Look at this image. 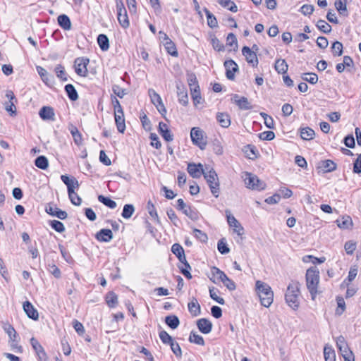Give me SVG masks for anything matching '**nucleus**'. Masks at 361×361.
I'll use <instances>...</instances> for the list:
<instances>
[{
  "label": "nucleus",
  "mask_w": 361,
  "mask_h": 361,
  "mask_svg": "<svg viewBox=\"0 0 361 361\" xmlns=\"http://www.w3.org/2000/svg\"><path fill=\"white\" fill-rule=\"evenodd\" d=\"M225 213H226V218H227V221H228V225L231 226V227H235L237 225H239L240 223L238 222V221L234 217V216H233L231 214V212L230 210L228 209H226L225 211Z\"/></svg>",
  "instance_id": "obj_54"
},
{
  "label": "nucleus",
  "mask_w": 361,
  "mask_h": 361,
  "mask_svg": "<svg viewBox=\"0 0 361 361\" xmlns=\"http://www.w3.org/2000/svg\"><path fill=\"white\" fill-rule=\"evenodd\" d=\"M343 142L347 147L354 148L355 147V138L352 134L346 135L344 137Z\"/></svg>",
  "instance_id": "obj_61"
},
{
  "label": "nucleus",
  "mask_w": 361,
  "mask_h": 361,
  "mask_svg": "<svg viewBox=\"0 0 361 361\" xmlns=\"http://www.w3.org/2000/svg\"><path fill=\"white\" fill-rule=\"evenodd\" d=\"M51 227L56 232L62 233L65 231L64 225L62 222L58 220L50 221L49 223Z\"/></svg>",
  "instance_id": "obj_52"
},
{
  "label": "nucleus",
  "mask_w": 361,
  "mask_h": 361,
  "mask_svg": "<svg viewBox=\"0 0 361 361\" xmlns=\"http://www.w3.org/2000/svg\"><path fill=\"white\" fill-rule=\"evenodd\" d=\"M216 120L223 128H228L231 125L230 116L226 113H217Z\"/></svg>",
  "instance_id": "obj_29"
},
{
  "label": "nucleus",
  "mask_w": 361,
  "mask_h": 361,
  "mask_svg": "<svg viewBox=\"0 0 361 361\" xmlns=\"http://www.w3.org/2000/svg\"><path fill=\"white\" fill-rule=\"evenodd\" d=\"M337 225L343 229L350 228L353 226V221L350 216H343L341 219L336 220Z\"/></svg>",
  "instance_id": "obj_33"
},
{
  "label": "nucleus",
  "mask_w": 361,
  "mask_h": 361,
  "mask_svg": "<svg viewBox=\"0 0 361 361\" xmlns=\"http://www.w3.org/2000/svg\"><path fill=\"white\" fill-rule=\"evenodd\" d=\"M116 2L118 21L122 27L127 28L130 25L127 11L124 7L122 0H116Z\"/></svg>",
  "instance_id": "obj_7"
},
{
  "label": "nucleus",
  "mask_w": 361,
  "mask_h": 361,
  "mask_svg": "<svg viewBox=\"0 0 361 361\" xmlns=\"http://www.w3.org/2000/svg\"><path fill=\"white\" fill-rule=\"evenodd\" d=\"M243 152L245 157L250 159H255L257 157L258 151L257 148L251 145H247L244 147Z\"/></svg>",
  "instance_id": "obj_32"
},
{
  "label": "nucleus",
  "mask_w": 361,
  "mask_h": 361,
  "mask_svg": "<svg viewBox=\"0 0 361 361\" xmlns=\"http://www.w3.org/2000/svg\"><path fill=\"white\" fill-rule=\"evenodd\" d=\"M171 252L177 257V258L178 257H181V255L185 252L183 247L178 243H175L172 245Z\"/></svg>",
  "instance_id": "obj_63"
},
{
  "label": "nucleus",
  "mask_w": 361,
  "mask_h": 361,
  "mask_svg": "<svg viewBox=\"0 0 361 361\" xmlns=\"http://www.w3.org/2000/svg\"><path fill=\"white\" fill-rule=\"evenodd\" d=\"M343 44L338 41H336L331 46V51L334 56H339L343 54Z\"/></svg>",
  "instance_id": "obj_48"
},
{
  "label": "nucleus",
  "mask_w": 361,
  "mask_h": 361,
  "mask_svg": "<svg viewBox=\"0 0 361 361\" xmlns=\"http://www.w3.org/2000/svg\"><path fill=\"white\" fill-rule=\"evenodd\" d=\"M187 171L190 176L193 178H199L201 175H203L205 169H203V165L200 163L198 164L195 163H189L188 164Z\"/></svg>",
  "instance_id": "obj_11"
},
{
  "label": "nucleus",
  "mask_w": 361,
  "mask_h": 361,
  "mask_svg": "<svg viewBox=\"0 0 361 361\" xmlns=\"http://www.w3.org/2000/svg\"><path fill=\"white\" fill-rule=\"evenodd\" d=\"M147 209H148V212H149V215L152 218L155 219L157 222H159V219L158 217V214L157 213V210L155 209L154 205L151 202V201H149L147 202Z\"/></svg>",
  "instance_id": "obj_59"
},
{
  "label": "nucleus",
  "mask_w": 361,
  "mask_h": 361,
  "mask_svg": "<svg viewBox=\"0 0 361 361\" xmlns=\"http://www.w3.org/2000/svg\"><path fill=\"white\" fill-rule=\"evenodd\" d=\"M231 101L241 110H250L252 108L250 102L245 97H240L238 94H235L233 95Z\"/></svg>",
  "instance_id": "obj_13"
},
{
  "label": "nucleus",
  "mask_w": 361,
  "mask_h": 361,
  "mask_svg": "<svg viewBox=\"0 0 361 361\" xmlns=\"http://www.w3.org/2000/svg\"><path fill=\"white\" fill-rule=\"evenodd\" d=\"M55 72L56 73L57 77L59 78L61 80H63V81L68 80V78H67L66 73L64 71V68L61 64H59L56 66Z\"/></svg>",
  "instance_id": "obj_53"
},
{
  "label": "nucleus",
  "mask_w": 361,
  "mask_h": 361,
  "mask_svg": "<svg viewBox=\"0 0 361 361\" xmlns=\"http://www.w3.org/2000/svg\"><path fill=\"white\" fill-rule=\"evenodd\" d=\"M211 273L214 279L210 278V280L214 283H217L218 281L223 282L228 277L223 271L220 270L216 267H212L211 268Z\"/></svg>",
  "instance_id": "obj_25"
},
{
  "label": "nucleus",
  "mask_w": 361,
  "mask_h": 361,
  "mask_svg": "<svg viewBox=\"0 0 361 361\" xmlns=\"http://www.w3.org/2000/svg\"><path fill=\"white\" fill-rule=\"evenodd\" d=\"M68 130L73 138L74 142L76 145L79 146L82 143V135L79 132L78 128L73 123L68 124Z\"/></svg>",
  "instance_id": "obj_27"
},
{
  "label": "nucleus",
  "mask_w": 361,
  "mask_h": 361,
  "mask_svg": "<svg viewBox=\"0 0 361 361\" xmlns=\"http://www.w3.org/2000/svg\"><path fill=\"white\" fill-rule=\"evenodd\" d=\"M317 27L322 32L329 34L331 31V26L324 20H319L316 23Z\"/></svg>",
  "instance_id": "obj_43"
},
{
  "label": "nucleus",
  "mask_w": 361,
  "mask_h": 361,
  "mask_svg": "<svg viewBox=\"0 0 361 361\" xmlns=\"http://www.w3.org/2000/svg\"><path fill=\"white\" fill-rule=\"evenodd\" d=\"M204 11L207 18L208 26L211 28L218 27V23L216 17L207 8H204Z\"/></svg>",
  "instance_id": "obj_40"
},
{
  "label": "nucleus",
  "mask_w": 361,
  "mask_h": 361,
  "mask_svg": "<svg viewBox=\"0 0 361 361\" xmlns=\"http://www.w3.org/2000/svg\"><path fill=\"white\" fill-rule=\"evenodd\" d=\"M203 176L209 186L212 195L215 197H218L219 195V181L216 171L213 169H210L209 171L205 170Z\"/></svg>",
  "instance_id": "obj_5"
},
{
  "label": "nucleus",
  "mask_w": 361,
  "mask_h": 361,
  "mask_svg": "<svg viewBox=\"0 0 361 361\" xmlns=\"http://www.w3.org/2000/svg\"><path fill=\"white\" fill-rule=\"evenodd\" d=\"M39 115L42 120H54V111L51 106H42L39 110Z\"/></svg>",
  "instance_id": "obj_22"
},
{
  "label": "nucleus",
  "mask_w": 361,
  "mask_h": 361,
  "mask_svg": "<svg viewBox=\"0 0 361 361\" xmlns=\"http://www.w3.org/2000/svg\"><path fill=\"white\" fill-rule=\"evenodd\" d=\"M35 164L37 168L46 170L49 166V161L45 156L40 155L35 159Z\"/></svg>",
  "instance_id": "obj_38"
},
{
  "label": "nucleus",
  "mask_w": 361,
  "mask_h": 361,
  "mask_svg": "<svg viewBox=\"0 0 361 361\" xmlns=\"http://www.w3.org/2000/svg\"><path fill=\"white\" fill-rule=\"evenodd\" d=\"M97 43L102 51H107L109 48V39L104 34H99L98 35Z\"/></svg>",
  "instance_id": "obj_35"
},
{
  "label": "nucleus",
  "mask_w": 361,
  "mask_h": 361,
  "mask_svg": "<svg viewBox=\"0 0 361 361\" xmlns=\"http://www.w3.org/2000/svg\"><path fill=\"white\" fill-rule=\"evenodd\" d=\"M336 302L338 305V309L336 310V314L341 315L345 310V303L343 298L338 296L336 298Z\"/></svg>",
  "instance_id": "obj_57"
},
{
  "label": "nucleus",
  "mask_w": 361,
  "mask_h": 361,
  "mask_svg": "<svg viewBox=\"0 0 361 361\" xmlns=\"http://www.w3.org/2000/svg\"><path fill=\"white\" fill-rule=\"evenodd\" d=\"M255 290L259 298L261 305L265 307H269L274 300V292L271 286L262 281H257L255 283Z\"/></svg>",
  "instance_id": "obj_1"
},
{
  "label": "nucleus",
  "mask_w": 361,
  "mask_h": 361,
  "mask_svg": "<svg viewBox=\"0 0 361 361\" xmlns=\"http://www.w3.org/2000/svg\"><path fill=\"white\" fill-rule=\"evenodd\" d=\"M37 72L39 75H40L42 80L46 83L48 84V82L50 81L49 78H53L51 75H49L48 72L46 69L41 66L37 67Z\"/></svg>",
  "instance_id": "obj_51"
},
{
  "label": "nucleus",
  "mask_w": 361,
  "mask_h": 361,
  "mask_svg": "<svg viewBox=\"0 0 361 361\" xmlns=\"http://www.w3.org/2000/svg\"><path fill=\"white\" fill-rule=\"evenodd\" d=\"M98 200L110 209H113V200L102 195L98 196Z\"/></svg>",
  "instance_id": "obj_60"
},
{
  "label": "nucleus",
  "mask_w": 361,
  "mask_h": 361,
  "mask_svg": "<svg viewBox=\"0 0 361 361\" xmlns=\"http://www.w3.org/2000/svg\"><path fill=\"white\" fill-rule=\"evenodd\" d=\"M301 78L304 81H307L312 85L316 84L318 81V76L316 73H305L302 74Z\"/></svg>",
  "instance_id": "obj_45"
},
{
  "label": "nucleus",
  "mask_w": 361,
  "mask_h": 361,
  "mask_svg": "<svg viewBox=\"0 0 361 361\" xmlns=\"http://www.w3.org/2000/svg\"><path fill=\"white\" fill-rule=\"evenodd\" d=\"M159 34L164 35V47L167 52L173 56H178V53L176 45L168 37V35L163 31H159Z\"/></svg>",
  "instance_id": "obj_17"
},
{
  "label": "nucleus",
  "mask_w": 361,
  "mask_h": 361,
  "mask_svg": "<svg viewBox=\"0 0 361 361\" xmlns=\"http://www.w3.org/2000/svg\"><path fill=\"white\" fill-rule=\"evenodd\" d=\"M182 212L185 215L193 221L198 219V214L196 209L191 208L190 206L187 205Z\"/></svg>",
  "instance_id": "obj_47"
},
{
  "label": "nucleus",
  "mask_w": 361,
  "mask_h": 361,
  "mask_svg": "<svg viewBox=\"0 0 361 361\" xmlns=\"http://www.w3.org/2000/svg\"><path fill=\"white\" fill-rule=\"evenodd\" d=\"M30 343L33 348V349L35 351V353L37 355L39 360L40 361H43L46 360V353L44 351L43 348L40 345V343L38 342L37 339L35 338H32L30 339Z\"/></svg>",
  "instance_id": "obj_23"
},
{
  "label": "nucleus",
  "mask_w": 361,
  "mask_h": 361,
  "mask_svg": "<svg viewBox=\"0 0 361 361\" xmlns=\"http://www.w3.org/2000/svg\"><path fill=\"white\" fill-rule=\"evenodd\" d=\"M23 308L27 317L35 321L38 320V312L30 301L24 302L23 304Z\"/></svg>",
  "instance_id": "obj_16"
},
{
  "label": "nucleus",
  "mask_w": 361,
  "mask_h": 361,
  "mask_svg": "<svg viewBox=\"0 0 361 361\" xmlns=\"http://www.w3.org/2000/svg\"><path fill=\"white\" fill-rule=\"evenodd\" d=\"M246 187L255 190H262L266 188V183L261 180L256 175L250 172H243L242 175Z\"/></svg>",
  "instance_id": "obj_4"
},
{
  "label": "nucleus",
  "mask_w": 361,
  "mask_h": 361,
  "mask_svg": "<svg viewBox=\"0 0 361 361\" xmlns=\"http://www.w3.org/2000/svg\"><path fill=\"white\" fill-rule=\"evenodd\" d=\"M61 179L63 181V183L67 186L68 194H72L73 189H74L75 187H79L78 181L74 178L71 179L67 175H62L61 176Z\"/></svg>",
  "instance_id": "obj_24"
},
{
  "label": "nucleus",
  "mask_w": 361,
  "mask_h": 361,
  "mask_svg": "<svg viewBox=\"0 0 361 361\" xmlns=\"http://www.w3.org/2000/svg\"><path fill=\"white\" fill-rule=\"evenodd\" d=\"M189 341L191 343H194L200 345H204V341L203 337L194 331L190 332V334L189 336Z\"/></svg>",
  "instance_id": "obj_46"
},
{
  "label": "nucleus",
  "mask_w": 361,
  "mask_h": 361,
  "mask_svg": "<svg viewBox=\"0 0 361 361\" xmlns=\"http://www.w3.org/2000/svg\"><path fill=\"white\" fill-rule=\"evenodd\" d=\"M319 271L317 267H311L306 271L307 288L310 291L312 299L317 293V286L319 282Z\"/></svg>",
  "instance_id": "obj_3"
},
{
  "label": "nucleus",
  "mask_w": 361,
  "mask_h": 361,
  "mask_svg": "<svg viewBox=\"0 0 361 361\" xmlns=\"http://www.w3.org/2000/svg\"><path fill=\"white\" fill-rule=\"evenodd\" d=\"M335 7L340 15L347 17L348 16V11L347 10V5L343 0H336L335 1Z\"/></svg>",
  "instance_id": "obj_39"
},
{
  "label": "nucleus",
  "mask_w": 361,
  "mask_h": 361,
  "mask_svg": "<svg viewBox=\"0 0 361 361\" xmlns=\"http://www.w3.org/2000/svg\"><path fill=\"white\" fill-rule=\"evenodd\" d=\"M242 54L245 56L248 63L252 64L253 67L257 66L259 61L257 54L254 51H252L250 47L247 46L243 47Z\"/></svg>",
  "instance_id": "obj_14"
},
{
  "label": "nucleus",
  "mask_w": 361,
  "mask_h": 361,
  "mask_svg": "<svg viewBox=\"0 0 361 361\" xmlns=\"http://www.w3.org/2000/svg\"><path fill=\"white\" fill-rule=\"evenodd\" d=\"M197 326L201 333L207 334L212 331V323L207 319L201 318L197 321Z\"/></svg>",
  "instance_id": "obj_19"
},
{
  "label": "nucleus",
  "mask_w": 361,
  "mask_h": 361,
  "mask_svg": "<svg viewBox=\"0 0 361 361\" xmlns=\"http://www.w3.org/2000/svg\"><path fill=\"white\" fill-rule=\"evenodd\" d=\"M149 94L151 98V101L154 106L162 101L161 97L154 90L149 89Z\"/></svg>",
  "instance_id": "obj_58"
},
{
  "label": "nucleus",
  "mask_w": 361,
  "mask_h": 361,
  "mask_svg": "<svg viewBox=\"0 0 361 361\" xmlns=\"http://www.w3.org/2000/svg\"><path fill=\"white\" fill-rule=\"evenodd\" d=\"M114 121L118 132L123 133L126 130V123L123 111L119 102L114 97Z\"/></svg>",
  "instance_id": "obj_6"
},
{
  "label": "nucleus",
  "mask_w": 361,
  "mask_h": 361,
  "mask_svg": "<svg viewBox=\"0 0 361 361\" xmlns=\"http://www.w3.org/2000/svg\"><path fill=\"white\" fill-rule=\"evenodd\" d=\"M189 312L195 317L201 313L200 305L196 298H193L188 305Z\"/></svg>",
  "instance_id": "obj_34"
},
{
  "label": "nucleus",
  "mask_w": 361,
  "mask_h": 361,
  "mask_svg": "<svg viewBox=\"0 0 361 361\" xmlns=\"http://www.w3.org/2000/svg\"><path fill=\"white\" fill-rule=\"evenodd\" d=\"M344 247L347 254L352 255L356 249V243L352 240L347 241Z\"/></svg>",
  "instance_id": "obj_62"
},
{
  "label": "nucleus",
  "mask_w": 361,
  "mask_h": 361,
  "mask_svg": "<svg viewBox=\"0 0 361 361\" xmlns=\"http://www.w3.org/2000/svg\"><path fill=\"white\" fill-rule=\"evenodd\" d=\"M339 351L344 358V361H355L353 353L350 350L348 345H346L345 348L339 349Z\"/></svg>",
  "instance_id": "obj_42"
},
{
  "label": "nucleus",
  "mask_w": 361,
  "mask_h": 361,
  "mask_svg": "<svg viewBox=\"0 0 361 361\" xmlns=\"http://www.w3.org/2000/svg\"><path fill=\"white\" fill-rule=\"evenodd\" d=\"M95 238L99 242H109L113 238L111 229L102 228L95 234Z\"/></svg>",
  "instance_id": "obj_20"
},
{
  "label": "nucleus",
  "mask_w": 361,
  "mask_h": 361,
  "mask_svg": "<svg viewBox=\"0 0 361 361\" xmlns=\"http://www.w3.org/2000/svg\"><path fill=\"white\" fill-rule=\"evenodd\" d=\"M159 338L161 341L165 344L171 345L174 341L173 338L166 331H161L159 332Z\"/></svg>",
  "instance_id": "obj_55"
},
{
  "label": "nucleus",
  "mask_w": 361,
  "mask_h": 361,
  "mask_svg": "<svg viewBox=\"0 0 361 361\" xmlns=\"http://www.w3.org/2000/svg\"><path fill=\"white\" fill-rule=\"evenodd\" d=\"M226 68V78L230 80L235 79V73L238 71V64L232 59L227 60L224 62Z\"/></svg>",
  "instance_id": "obj_12"
},
{
  "label": "nucleus",
  "mask_w": 361,
  "mask_h": 361,
  "mask_svg": "<svg viewBox=\"0 0 361 361\" xmlns=\"http://www.w3.org/2000/svg\"><path fill=\"white\" fill-rule=\"evenodd\" d=\"M65 91L71 101H76L78 99V92L72 84H68L64 87Z\"/></svg>",
  "instance_id": "obj_37"
},
{
  "label": "nucleus",
  "mask_w": 361,
  "mask_h": 361,
  "mask_svg": "<svg viewBox=\"0 0 361 361\" xmlns=\"http://www.w3.org/2000/svg\"><path fill=\"white\" fill-rule=\"evenodd\" d=\"M166 324L172 329H176L180 324V320L176 315L171 314L165 317Z\"/></svg>",
  "instance_id": "obj_31"
},
{
  "label": "nucleus",
  "mask_w": 361,
  "mask_h": 361,
  "mask_svg": "<svg viewBox=\"0 0 361 361\" xmlns=\"http://www.w3.org/2000/svg\"><path fill=\"white\" fill-rule=\"evenodd\" d=\"M6 97L8 99V102L6 103L5 109L10 113L11 116L16 114V107L15 104L17 102V99L14 95V93L11 90H7L6 92Z\"/></svg>",
  "instance_id": "obj_10"
},
{
  "label": "nucleus",
  "mask_w": 361,
  "mask_h": 361,
  "mask_svg": "<svg viewBox=\"0 0 361 361\" xmlns=\"http://www.w3.org/2000/svg\"><path fill=\"white\" fill-rule=\"evenodd\" d=\"M209 295L211 298L214 300H215L216 302H218L220 305H224L225 300L223 298L219 297L218 293H219V289H217L215 287H210L209 289Z\"/></svg>",
  "instance_id": "obj_41"
},
{
  "label": "nucleus",
  "mask_w": 361,
  "mask_h": 361,
  "mask_svg": "<svg viewBox=\"0 0 361 361\" xmlns=\"http://www.w3.org/2000/svg\"><path fill=\"white\" fill-rule=\"evenodd\" d=\"M159 133L162 137L167 142H171L173 140V135L169 129L167 124L160 122L159 123Z\"/></svg>",
  "instance_id": "obj_21"
},
{
  "label": "nucleus",
  "mask_w": 361,
  "mask_h": 361,
  "mask_svg": "<svg viewBox=\"0 0 361 361\" xmlns=\"http://www.w3.org/2000/svg\"><path fill=\"white\" fill-rule=\"evenodd\" d=\"M324 357L325 361H335L336 355L334 350L330 346H325L324 348Z\"/></svg>",
  "instance_id": "obj_44"
},
{
  "label": "nucleus",
  "mask_w": 361,
  "mask_h": 361,
  "mask_svg": "<svg viewBox=\"0 0 361 361\" xmlns=\"http://www.w3.org/2000/svg\"><path fill=\"white\" fill-rule=\"evenodd\" d=\"M177 94L178 97V102L183 106H187L188 104V92L184 85H176Z\"/></svg>",
  "instance_id": "obj_26"
},
{
  "label": "nucleus",
  "mask_w": 361,
  "mask_h": 361,
  "mask_svg": "<svg viewBox=\"0 0 361 361\" xmlns=\"http://www.w3.org/2000/svg\"><path fill=\"white\" fill-rule=\"evenodd\" d=\"M45 211L49 215L56 216L61 220L66 219L68 216L66 212L63 211L55 205L51 204L46 207Z\"/></svg>",
  "instance_id": "obj_15"
},
{
  "label": "nucleus",
  "mask_w": 361,
  "mask_h": 361,
  "mask_svg": "<svg viewBox=\"0 0 361 361\" xmlns=\"http://www.w3.org/2000/svg\"><path fill=\"white\" fill-rule=\"evenodd\" d=\"M193 233L195 237L200 242L206 243L208 240L207 234L200 229L194 228Z\"/></svg>",
  "instance_id": "obj_56"
},
{
  "label": "nucleus",
  "mask_w": 361,
  "mask_h": 361,
  "mask_svg": "<svg viewBox=\"0 0 361 361\" xmlns=\"http://www.w3.org/2000/svg\"><path fill=\"white\" fill-rule=\"evenodd\" d=\"M57 21L59 26L64 30H70L71 29V22L67 15H59L58 16Z\"/></svg>",
  "instance_id": "obj_28"
},
{
  "label": "nucleus",
  "mask_w": 361,
  "mask_h": 361,
  "mask_svg": "<svg viewBox=\"0 0 361 361\" xmlns=\"http://www.w3.org/2000/svg\"><path fill=\"white\" fill-rule=\"evenodd\" d=\"M274 68L279 74L284 75L288 71V66L284 59H279L276 60Z\"/></svg>",
  "instance_id": "obj_30"
},
{
  "label": "nucleus",
  "mask_w": 361,
  "mask_h": 361,
  "mask_svg": "<svg viewBox=\"0 0 361 361\" xmlns=\"http://www.w3.org/2000/svg\"><path fill=\"white\" fill-rule=\"evenodd\" d=\"M90 62L89 59L85 57H78L75 59L74 68L75 73L82 77H86L87 75V66Z\"/></svg>",
  "instance_id": "obj_9"
},
{
  "label": "nucleus",
  "mask_w": 361,
  "mask_h": 361,
  "mask_svg": "<svg viewBox=\"0 0 361 361\" xmlns=\"http://www.w3.org/2000/svg\"><path fill=\"white\" fill-rule=\"evenodd\" d=\"M134 206L130 204H127L124 205L121 215L124 219H130L134 213Z\"/></svg>",
  "instance_id": "obj_49"
},
{
  "label": "nucleus",
  "mask_w": 361,
  "mask_h": 361,
  "mask_svg": "<svg viewBox=\"0 0 361 361\" xmlns=\"http://www.w3.org/2000/svg\"><path fill=\"white\" fill-rule=\"evenodd\" d=\"M317 169L323 173H329L336 169V164L330 159L323 160L319 162Z\"/></svg>",
  "instance_id": "obj_18"
},
{
  "label": "nucleus",
  "mask_w": 361,
  "mask_h": 361,
  "mask_svg": "<svg viewBox=\"0 0 361 361\" xmlns=\"http://www.w3.org/2000/svg\"><path fill=\"white\" fill-rule=\"evenodd\" d=\"M353 173H361V154L357 155V158L353 163Z\"/></svg>",
  "instance_id": "obj_64"
},
{
  "label": "nucleus",
  "mask_w": 361,
  "mask_h": 361,
  "mask_svg": "<svg viewBox=\"0 0 361 361\" xmlns=\"http://www.w3.org/2000/svg\"><path fill=\"white\" fill-rule=\"evenodd\" d=\"M217 248L219 252L222 255L228 254L230 252V249L228 247L224 238L219 240L217 244Z\"/></svg>",
  "instance_id": "obj_50"
},
{
  "label": "nucleus",
  "mask_w": 361,
  "mask_h": 361,
  "mask_svg": "<svg viewBox=\"0 0 361 361\" xmlns=\"http://www.w3.org/2000/svg\"><path fill=\"white\" fill-rule=\"evenodd\" d=\"M300 283L298 281H292L288 286L285 295L286 303L293 310H297L299 307Z\"/></svg>",
  "instance_id": "obj_2"
},
{
  "label": "nucleus",
  "mask_w": 361,
  "mask_h": 361,
  "mask_svg": "<svg viewBox=\"0 0 361 361\" xmlns=\"http://www.w3.org/2000/svg\"><path fill=\"white\" fill-rule=\"evenodd\" d=\"M315 135L314 130L309 127L302 128L300 129V137L305 140H310L314 139Z\"/></svg>",
  "instance_id": "obj_36"
},
{
  "label": "nucleus",
  "mask_w": 361,
  "mask_h": 361,
  "mask_svg": "<svg viewBox=\"0 0 361 361\" xmlns=\"http://www.w3.org/2000/svg\"><path fill=\"white\" fill-rule=\"evenodd\" d=\"M191 140L195 145L201 149H204L207 145V141L204 138V131L198 127H193L190 131Z\"/></svg>",
  "instance_id": "obj_8"
}]
</instances>
